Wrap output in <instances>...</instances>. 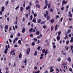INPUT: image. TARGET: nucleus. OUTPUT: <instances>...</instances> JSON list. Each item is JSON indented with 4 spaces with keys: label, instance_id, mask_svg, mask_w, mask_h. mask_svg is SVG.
<instances>
[{
    "label": "nucleus",
    "instance_id": "obj_1",
    "mask_svg": "<svg viewBox=\"0 0 73 73\" xmlns=\"http://www.w3.org/2000/svg\"><path fill=\"white\" fill-rule=\"evenodd\" d=\"M42 53H45L44 55L45 56H46V54H47L48 53V50H45L44 49H43L42 51Z\"/></svg>",
    "mask_w": 73,
    "mask_h": 73
},
{
    "label": "nucleus",
    "instance_id": "obj_2",
    "mask_svg": "<svg viewBox=\"0 0 73 73\" xmlns=\"http://www.w3.org/2000/svg\"><path fill=\"white\" fill-rule=\"evenodd\" d=\"M30 51H31V49H30V48H29L28 50H27L26 53H27V54L28 55L29 54V53H30Z\"/></svg>",
    "mask_w": 73,
    "mask_h": 73
},
{
    "label": "nucleus",
    "instance_id": "obj_3",
    "mask_svg": "<svg viewBox=\"0 0 73 73\" xmlns=\"http://www.w3.org/2000/svg\"><path fill=\"white\" fill-rule=\"evenodd\" d=\"M52 45H53V48H54V49H55L56 48V43L54 42H53L52 43Z\"/></svg>",
    "mask_w": 73,
    "mask_h": 73
},
{
    "label": "nucleus",
    "instance_id": "obj_4",
    "mask_svg": "<svg viewBox=\"0 0 73 73\" xmlns=\"http://www.w3.org/2000/svg\"><path fill=\"white\" fill-rule=\"evenodd\" d=\"M32 21V22H33V23H36V18H33Z\"/></svg>",
    "mask_w": 73,
    "mask_h": 73
},
{
    "label": "nucleus",
    "instance_id": "obj_5",
    "mask_svg": "<svg viewBox=\"0 0 73 73\" xmlns=\"http://www.w3.org/2000/svg\"><path fill=\"white\" fill-rule=\"evenodd\" d=\"M22 33H24V32H25V28L24 27H23V29L22 30Z\"/></svg>",
    "mask_w": 73,
    "mask_h": 73
},
{
    "label": "nucleus",
    "instance_id": "obj_6",
    "mask_svg": "<svg viewBox=\"0 0 73 73\" xmlns=\"http://www.w3.org/2000/svg\"><path fill=\"white\" fill-rule=\"evenodd\" d=\"M50 22L52 24L54 23V19H52L51 20H50Z\"/></svg>",
    "mask_w": 73,
    "mask_h": 73
},
{
    "label": "nucleus",
    "instance_id": "obj_7",
    "mask_svg": "<svg viewBox=\"0 0 73 73\" xmlns=\"http://www.w3.org/2000/svg\"><path fill=\"white\" fill-rule=\"evenodd\" d=\"M35 6L37 8H40V5H39V4H36L35 5Z\"/></svg>",
    "mask_w": 73,
    "mask_h": 73
},
{
    "label": "nucleus",
    "instance_id": "obj_8",
    "mask_svg": "<svg viewBox=\"0 0 73 73\" xmlns=\"http://www.w3.org/2000/svg\"><path fill=\"white\" fill-rule=\"evenodd\" d=\"M54 71V69H52V67H51L50 68V72H52Z\"/></svg>",
    "mask_w": 73,
    "mask_h": 73
},
{
    "label": "nucleus",
    "instance_id": "obj_9",
    "mask_svg": "<svg viewBox=\"0 0 73 73\" xmlns=\"http://www.w3.org/2000/svg\"><path fill=\"white\" fill-rule=\"evenodd\" d=\"M5 28L7 29V30H8V25H6L5 26Z\"/></svg>",
    "mask_w": 73,
    "mask_h": 73
},
{
    "label": "nucleus",
    "instance_id": "obj_10",
    "mask_svg": "<svg viewBox=\"0 0 73 73\" xmlns=\"http://www.w3.org/2000/svg\"><path fill=\"white\" fill-rule=\"evenodd\" d=\"M41 21V19H37L38 23H40Z\"/></svg>",
    "mask_w": 73,
    "mask_h": 73
},
{
    "label": "nucleus",
    "instance_id": "obj_11",
    "mask_svg": "<svg viewBox=\"0 0 73 73\" xmlns=\"http://www.w3.org/2000/svg\"><path fill=\"white\" fill-rule=\"evenodd\" d=\"M32 30H33V28H31L29 29V31L30 33H31L32 32Z\"/></svg>",
    "mask_w": 73,
    "mask_h": 73
},
{
    "label": "nucleus",
    "instance_id": "obj_12",
    "mask_svg": "<svg viewBox=\"0 0 73 73\" xmlns=\"http://www.w3.org/2000/svg\"><path fill=\"white\" fill-rule=\"evenodd\" d=\"M57 27H58V25H56L55 28V31L57 30Z\"/></svg>",
    "mask_w": 73,
    "mask_h": 73
},
{
    "label": "nucleus",
    "instance_id": "obj_13",
    "mask_svg": "<svg viewBox=\"0 0 73 73\" xmlns=\"http://www.w3.org/2000/svg\"><path fill=\"white\" fill-rule=\"evenodd\" d=\"M56 39L58 40H60V37L59 36H57L56 37Z\"/></svg>",
    "mask_w": 73,
    "mask_h": 73
},
{
    "label": "nucleus",
    "instance_id": "obj_14",
    "mask_svg": "<svg viewBox=\"0 0 73 73\" xmlns=\"http://www.w3.org/2000/svg\"><path fill=\"white\" fill-rule=\"evenodd\" d=\"M31 8V6L29 5H28V7H26V9H29Z\"/></svg>",
    "mask_w": 73,
    "mask_h": 73
},
{
    "label": "nucleus",
    "instance_id": "obj_15",
    "mask_svg": "<svg viewBox=\"0 0 73 73\" xmlns=\"http://www.w3.org/2000/svg\"><path fill=\"white\" fill-rule=\"evenodd\" d=\"M67 61H68L69 62H70L71 61V59L70 57H69L67 59Z\"/></svg>",
    "mask_w": 73,
    "mask_h": 73
},
{
    "label": "nucleus",
    "instance_id": "obj_16",
    "mask_svg": "<svg viewBox=\"0 0 73 73\" xmlns=\"http://www.w3.org/2000/svg\"><path fill=\"white\" fill-rule=\"evenodd\" d=\"M62 3H63L64 4H67V1H65V0H64L62 1Z\"/></svg>",
    "mask_w": 73,
    "mask_h": 73
},
{
    "label": "nucleus",
    "instance_id": "obj_17",
    "mask_svg": "<svg viewBox=\"0 0 73 73\" xmlns=\"http://www.w3.org/2000/svg\"><path fill=\"white\" fill-rule=\"evenodd\" d=\"M22 57V54L21 53H20L19 55V58H21Z\"/></svg>",
    "mask_w": 73,
    "mask_h": 73
},
{
    "label": "nucleus",
    "instance_id": "obj_18",
    "mask_svg": "<svg viewBox=\"0 0 73 73\" xmlns=\"http://www.w3.org/2000/svg\"><path fill=\"white\" fill-rule=\"evenodd\" d=\"M8 3H9V1H8V0H7L5 4V5H8Z\"/></svg>",
    "mask_w": 73,
    "mask_h": 73
},
{
    "label": "nucleus",
    "instance_id": "obj_19",
    "mask_svg": "<svg viewBox=\"0 0 73 73\" xmlns=\"http://www.w3.org/2000/svg\"><path fill=\"white\" fill-rule=\"evenodd\" d=\"M73 42V37H72L71 38L70 42Z\"/></svg>",
    "mask_w": 73,
    "mask_h": 73
},
{
    "label": "nucleus",
    "instance_id": "obj_20",
    "mask_svg": "<svg viewBox=\"0 0 73 73\" xmlns=\"http://www.w3.org/2000/svg\"><path fill=\"white\" fill-rule=\"evenodd\" d=\"M15 50H12V51H11L10 54V55L12 54V53H14V52H15Z\"/></svg>",
    "mask_w": 73,
    "mask_h": 73
},
{
    "label": "nucleus",
    "instance_id": "obj_21",
    "mask_svg": "<svg viewBox=\"0 0 73 73\" xmlns=\"http://www.w3.org/2000/svg\"><path fill=\"white\" fill-rule=\"evenodd\" d=\"M71 32V30H70V29H69L67 31V33H70Z\"/></svg>",
    "mask_w": 73,
    "mask_h": 73
},
{
    "label": "nucleus",
    "instance_id": "obj_22",
    "mask_svg": "<svg viewBox=\"0 0 73 73\" xmlns=\"http://www.w3.org/2000/svg\"><path fill=\"white\" fill-rule=\"evenodd\" d=\"M33 41L35 40L34 41L35 42V41H37V39L34 38L33 39Z\"/></svg>",
    "mask_w": 73,
    "mask_h": 73
},
{
    "label": "nucleus",
    "instance_id": "obj_23",
    "mask_svg": "<svg viewBox=\"0 0 73 73\" xmlns=\"http://www.w3.org/2000/svg\"><path fill=\"white\" fill-rule=\"evenodd\" d=\"M7 52L8 50H7L6 49H5L4 51L5 53V54H6V53H7Z\"/></svg>",
    "mask_w": 73,
    "mask_h": 73
},
{
    "label": "nucleus",
    "instance_id": "obj_24",
    "mask_svg": "<svg viewBox=\"0 0 73 73\" xmlns=\"http://www.w3.org/2000/svg\"><path fill=\"white\" fill-rule=\"evenodd\" d=\"M37 51H35L34 54L35 56H37Z\"/></svg>",
    "mask_w": 73,
    "mask_h": 73
},
{
    "label": "nucleus",
    "instance_id": "obj_25",
    "mask_svg": "<svg viewBox=\"0 0 73 73\" xmlns=\"http://www.w3.org/2000/svg\"><path fill=\"white\" fill-rule=\"evenodd\" d=\"M54 28V27H53V26H52L51 27V31H53V29Z\"/></svg>",
    "mask_w": 73,
    "mask_h": 73
},
{
    "label": "nucleus",
    "instance_id": "obj_26",
    "mask_svg": "<svg viewBox=\"0 0 73 73\" xmlns=\"http://www.w3.org/2000/svg\"><path fill=\"white\" fill-rule=\"evenodd\" d=\"M58 36H60L61 35V31H59L58 33Z\"/></svg>",
    "mask_w": 73,
    "mask_h": 73
},
{
    "label": "nucleus",
    "instance_id": "obj_27",
    "mask_svg": "<svg viewBox=\"0 0 73 73\" xmlns=\"http://www.w3.org/2000/svg\"><path fill=\"white\" fill-rule=\"evenodd\" d=\"M45 2L46 5H48V1L46 0L45 1Z\"/></svg>",
    "mask_w": 73,
    "mask_h": 73
},
{
    "label": "nucleus",
    "instance_id": "obj_28",
    "mask_svg": "<svg viewBox=\"0 0 73 73\" xmlns=\"http://www.w3.org/2000/svg\"><path fill=\"white\" fill-rule=\"evenodd\" d=\"M60 61H61V58L59 57L58 59V62H60Z\"/></svg>",
    "mask_w": 73,
    "mask_h": 73
},
{
    "label": "nucleus",
    "instance_id": "obj_29",
    "mask_svg": "<svg viewBox=\"0 0 73 73\" xmlns=\"http://www.w3.org/2000/svg\"><path fill=\"white\" fill-rule=\"evenodd\" d=\"M35 4H37L38 3V0H36V1L35 2Z\"/></svg>",
    "mask_w": 73,
    "mask_h": 73
},
{
    "label": "nucleus",
    "instance_id": "obj_30",
    "mask_svg": "<svg viewBox=\"0 0 73 73\" xmlns=\"http://www.w3.org/2000/svg\"><path fill=\"white\" fill-rule=\"evenodd\" d=\"M69 70L70 72H72V71H73L72 68H69Z\"/></svg>",
    "mask_w": 73,
    "mask_h": 73
},
{
    "label": "nucleus",
    "instance_id": "obj_31",
    "mask_svg": "<svg viewBox=\"0 0 73 73\" xmlns=\"http://www.w3.org/2000/svg\"><path fill=\"white\" fill-rule=\"evenodd\" d=\"M18 42L19 44H21V40H19L18 41Z\"/></svg>",
    "mask_w": 73,
    "mask_h": 73
},
{
    "label": "nucleus",
    "instance_id": "obj_32",
    "mask_svg": "<svg viewBox=\"0 0 73 73\" xmlns=\"http://www.w3.org/2000/svg\"><path fill=\"white\" fill-rule=\"evenodd\" d=\"M46 14L47 15V16H48V15H49V13H48V12L47 11H46Z\"/></svg>",
    "mask_w": 73,
    "mask_h": 73
},
{
    "label": "nucleus",
    "instance_id": "obj_33",
    "mask_svg": "<svg viewBox=\"0 0 73 73\" xmlns=\"http://www.w3.org/2000/svg\"><path fill=\"white\" fill-rule=\"evenodd\" d=\"M71 15H72V14H71V12H70V11H69L68 12V16Z\"/></svg>",
    "mask_w": 73,
    "mask_h": 73
},
{
    "label": "nucleus",
    "instance_id": "obj_34",
    "mask_svg": "<svg viewBox=\"0 0 73 73\" xmlns=\"http://www.w3.org/2000/svg\"><path fill=\"white\" fill-rule=\"evenodd\" d=\"M36 34H37V35H39L40 34V32L39 31H37L36 32Z\"/></svg>",
    "mask_w": 73,
    "mask_h": 73
},
{
    "label": "nucleus",
    "instance_id": "obj_35",
    "mask_svg": "<svg viewBox=\"0 0 73 73\" xmlns=\"http://www.w3.org/2000/svg\"><path fill=\"white\" fill-rule=\"evenodd\" d=\"M44 16L45 18H46V17H47V15H46V14L45 13L44 15Z\"/></svg>",
    "mask_w": 73,
    "mask_h": 73
},
{
    "label": "nucleus",
    "instance_id": "obj_36",
    "mask_svg": "<svg viewBox=\"0 0 73 73\" xmlns=\"http://www.w3.org/2000/svg\"><path fill=\"white\" fill-rule=\"evenodd\" d=\"M25 16L27 18H28V14L27 13L26 14Z\"/></svg>",
    "mask_w": 73,
    "mask_h": 73
},
{
    "label": "nucleus",
    "instance_id": "obj_37",
    "mask_svg": "<svg viewBox=\"0 0 73 73\" xmlns=\"http://www.w3.org/2000/svg\"><path fill=\"white\" fill-rule=\"evenodd\" d=\"M33 19V17H32V15H31L30 16V20H32Z\"/></svg>",
    "mask_w": 73,
    "mask_h": 73
},
{
    "label": "nucleus",
    "instance_id": "obj_38",
    "mask_svg": "<svg viewBox=\"0 0 73 73\" xmlns=\"http://www.w3.org/2000/svg\"><path fill=\"white\" fill-rule=\"evenodd\" d=\"M40 48H41V47L39 46H38V47L37 49H38V50H40Z\"/></svg>",
    "mask_w": 73,
    "mask_h": 73
},
{
    "label": "nucleus",
    "instance_id": "obj_39",
    "mask_svg": "<svg viewBox=\"0 0 73 73\" xmlns=\"http://www.w3.org/2000/svg\"><path fill=\"white\" fill-rule=\"evenodd\" d=\"M13 35H10V38H13Z\"/></svg>",
    "mask_w": 73,
    "mask_h": 73
},
{
    "label": "nucleus",
    "instance_id": "obj_40",
    "mask_svg": "<svg viewBox=\"0 0 73 73\" xmlns=\"http://www.w3.org/2000/svg\"><path fill=\"white\" fill-rule=\"evenodd\" d=\"M37 16V15L36 14V13H35L34 15V17H36Z\"/></svg>",
    "mask_w": 73,
    "mask_h": 73
},
{
    "label": "nucleus",
    "instance_id": "obj_41",
    "mask_svg": "<svg viewBox=\"0 0 73 73\" xmlns=\"http://www.w3.org/2000/svg\"><path fill=\"white\" fill-rule=\"evenodd\" d=\"M50 18V17L49 16H48L47 17V20H49Z\"/></svg>",
    "mask_w": 73,
    "mask_h": 73
},
{
    "label": "nucleus",
    "instance_id": "obj_42",
    "mask_svg": "<svg viewBox=\"0 0 73 73\" xmlns=\"http://www.w3.org/2000/svg\"><path fill=\"white\" fill-rule=\"evenodd\" d=\"M69 43V40H67L66 42V44H68Z\"/></svg>",
    "mask_w": 73,
    "mask_h": 73
},
{
    "label": "nucleus",
    "instance_id": "obj_43",
    "mask_svg": "<svg viewBox=\"0 0 73 73\" xmlns=\"http://www.w3.org/2000/svg\"><path fill=\"white\" fill-rule=\"evenodd\" d=\"M32 45L33 46H34V45H35V43L34 42H33L32 43Z\"/></svg>",
    "mask_w": 73,
    "mask_h": 73
},
{
    "label": "nucleus",
    "instance_id": "obj_44",
    "mask_svg": "<svg viewBox=\"0 0 73 73\" xmlns=\"http://www.w3.org/2000/svg\"><path fill=\"white\" fill-rule=\"evenodd\" d=\"M58 18H59V15H57L56 16V20H57V19Z\"/></svg>",
    "mask_w": 73,
    "mask_h": 73
},
{
    "label": "nucleus",
    "instance_id": "obj_45",
    "mask_svg": "<svg viewBox=\"0 0 73 73\" xmlns=\"http://www.w3.org/2000/svg\"><path fill=\"white\" fill-rule=\"evenodd\" d=\"M30 37H33V34H31L30 35Z\"/></svg>",
    "mask_w": 73,
    "mask_h": 73
},
{
    "label": "nucleus",
    "instance_id": "obj_46",
    "mask_svg": "<svg viewBox=\"0 0 73 73\" xmlns=\"http://www.w3.org/2000/svg\"><path fill=\"white\" fill-rule=\"evenodd\" d=\"M69 16L70 17H71V18H72V17L73 16V15H72V14L71 15H69V16Z\"/></svg>",
    "mask_w": 73,
    "mask_h": 73
},
{
    "label": "nucleus",
    "instance_id": "obj_47",
    "mask_svg": "<svg viewBox=\"0 0 73 73\" xmlns=\"http://www.w3.org/2000/svg\"><path fill=\"white\" fill-rule=\"evenodd\" d=\"M47 8V5H46L44 7V9H45V8Z\"/></svg>",
    "mask_w": 73,
    "mask_h": 73
},
{
    "label": "nucleus",
    "instance_id": "obj_48",
    "mask_svg": "<svg viewBox=\"0 0 73 73\" xmlns=\"http://www.w3.org/2000/svg\"><path fill=\"white\" fill-rule=\"evenodd\" d=\"M62 20H63V18L62 17L60 19V22H62Z\"/></svg>",
    "mask_w": 73,
    "mask_h": 73
},
{
    "label": "nucleus",
    "instance_id": "obj_49",
    "mask_svg": "<svg viewBox=\"0 0 73 73\" xmlns=\"http://www.w3.org/2000/svg\"><path fill=\"white\" fill-rule=\"evenodd\" d=\"M68 36L70 37H72V34H70Z\"/></svg>",
    "mask_w": 73,
    "mask_h": 73
},
{
    "label": "nucleus",
    "instance_id": "obj_50",
    "mask_svg": "<svg viewBox=\"0 0 73 73\" xmlns=\"http://www.w3.org/2000/svg\"><path fill=\"white\" fill-rule=\"evenodd\" d=\"M43 28L44 29H45V28H46V26L45 25H43Z\"/></svg>",
    "mask_w": 73,
    "mask_h": 73
},
{
    "label": "nucleus",
    "instance_id": "obj_51",
    "mask_svg": "<svg viewBox=\"0 0 73 73\" xmlns=\"http://www.w3.org/2000/svg\"><path fill=\"white\" fill-rule=\"evenodd\" d=\"M48 8H50V5H48Z\"/></svg>",
    "mask_w": 73,
    "mask_h": 73
},
{
    "label": "nucleus",
    "instance_id": "obj_52",
    "mask_svg": "<svg viewBox=\"0 0 73 73\" xmlns=\"http://www.w3.org/2000/svg\"><path fill=\"white\" fill-rule=\"evenodd\" d=\"M34 69H35V70H36V69H37V66H35L34 67Z\"/></svg>",
    "mask_w": 73,
    "mask_h": 73
},
{
    "label": "nucleus",
    "instance_id": "obj_53",
    "mask_svg": "<svg viewBox=\"0 0 73 73\" xmlns=\"http://www.w3.org/2000/svg\"><path fill=\"white\" fill-rule=\"evenodd\" d=\"M23 61H24V63H27V59H26L25 60H24Z\"/></svg>",
    "mask_w": 73,
    "mask_h": 73
},
{
    "label": "nucleus",
    "instance_id": "obj_54",
    "mask_svg": "<svg viewBox=\"0 0 73 73\" xmlns=\"http://www.w3.org/2000/svg\"><path fill=\"white\" fill-rule=\"evenodd\" d=\"M45 23V21H42L41 22V24H44Z\"/></svg>",
    "mask_w": 73,
    "mask_h": 73
},
{
    "label": "nucleus",
    "instance_id": "obj_55",
    "mask_svg": "<svg viewBox=\"0 0 73 73\" xmlns=\"http://www.w3.org/2000/svg\"><path fill=\"white\" fill-rule=\"evenodd\" d=\"M15 29H17V28H18L17 25H16L15 26Z\"/></svg>",
    "mask_w": 73,
    "mask_h": 73
},
{
    "label": "nucleus",
    "instance_id": "obj_56",
    "mask_svg": "<svg viewBox=\"0 0 73 73\" xmlns=\"http://www.w3.org/2000/svg\"><path fill=\"white\" fill-rule=\"evenodd\" d=\"M40 56L41 57H43L44 56V54H42L41 55H40Z\"/></svg>",
    "mask_w": 73,
    "mask_h": 73
},
{
    "label": "nucleus",
    "instance_id": "obj_57",
    "mask_svg": "<svg viewBox=\"0 0 73 73\" xmlns=\"http://www.w3.org/2000/svg\"><path fill=\"white\" fill-rule=\"evenodd\" d=\"M19 8V6H18L15 8V9H17Z\"/></svg>",
    "mask_w": 73,
    "mask_h": 73
},
{
    "label": "nucleus",
    "instance_id": "obj_58",
    "mask_svg": "<svg viewBox=\"0 0 73 73\" xmlns=\"http://www.w3.org/2000/svg\"><path fill=\"white\" fill-rule=\"evenodd\" d=\"M9 41L10 42V43H11V42H12V40H11V39H9Z\"/></svg>",
    "mask_w": 73,
    "mask_h": 73
},
{
    "label": "nucleus",
    "instance_id": "obj_59",
    "mask_svg": "<svg viewBox=\"0 0 73 73\" xmlns=\"http://www.w3.org/2000/svg\"><path fill=\"white\" fill-rule=\"evenodd\" d=\"M5 9V7L4 6H3L2 7V9Z\"/></svg>",
    "mask_w": 73,
    "mask_h": 73
},
{
    "label": "nucleus",
    "instance_id": "obj_60",
    "mask_svg": "<svg viewBox=\"0 0 73 73\" xmlns=\"http://www.w3.org/2000/svg\"><path fill=\"white\" fill-rule=\"evenodd\" d=\"M65 37L66 38H67V39H68V35H66L65 36Z\"/></svg>",
    "mask_w": 73,
    "mask_h": 73
},
{
    "label": "nucleus",
    "instance_id": "obj_61",
    "mask_svg": "<svg viewBox=\"0 0 73 73\" xmlns=\"http://www.w3.org/2000/svg\"><path fill=\"white\" fill-rule=\"evenodd\" d=\"M22 21L23 22H24L25 21V18H23V19H22Z\"/></svg>",
    "mask_w": 73,
    "mask_h": 73
},
{
    "label": "nucleus",
    "instance_id": "obj_62",
    "mask_svg": "<svg viewBox=\"0 0 73 73\" xmlns=\"http://www.w3.org/2000/svg\"><path fill=\"white\" fill-rule=\"evenodd\" d=\"M23 7H25V3L23 4Z\"/></svg>",
    "mask_w": 73,
    "mask_h": 73
},
{
    "label": "nucleus",
    "instance_id": "obj_63",
    "mask_svg": "<svg viewBox=\"0 0 73 73\" xmlns=\"http://www.w3.org/2000/svg\"><path fill=\"white\" fill-rule=\"evenodd\" d=\"M21 35V34H20V33H18V36H20Z\"/></svg>",
    "mask_w": 73,
    "mask_h": 73
},
{
    "label": "nucleus",
    "instance_id": "obj_64",
    "mask_svg": "<svg viewBox=\"0 0 73 73\" xmlns=\"http://www.w3.org/2000/svg\"><path fill=\"white\" fill-rule=\"evenodd\" d=\"M35 31H36V30L35 29H33V31L32 32H35Z\"/></svg>",
    "mask_w": 73,
    "mask_h": 73
}]
</instances>
